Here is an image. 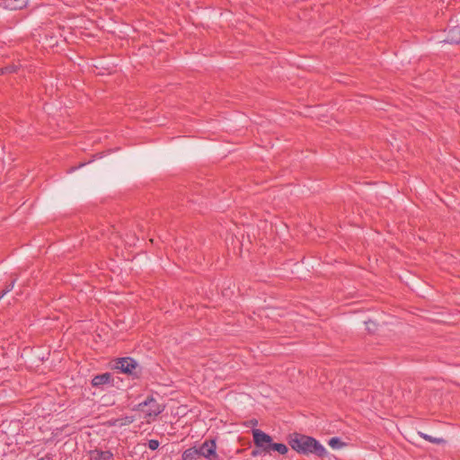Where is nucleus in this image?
<instances>
[{"label": "nucleus", "mask_w": 460, "mask_h": 460, "mask_svg": "<svg viewBox=\"0 0 460 460\" xmlns=\"http://www.w3.org/2000/svg\"><path fill=\"white\" fill-rule=\"evenodd\" d=\"M292 449L300 454H314L318 456H324L326 449L315 438L305 435L294 434L289 440Z\"/></svg>", "instance_id": "1"}, {"label": "nucleus", "mask_w": 460, "mask_h": 460, "mask_svg": "<svg viewBox=\"0 0 460 460\" xmlns=\"http://www.w3.org/2000/svg\"><path fill=\"white\" fill-rule=\"evenodd\" d=\"M133 410L142 411L145 414V418H155L163 412L164 407L153 396H148L144 402L135 406Z\"/></svg>", "instance_id": "2"}, {"label": "nucleus", "mask_w": 460, "mask_h": 460, "mask_svg": "<svg viewBox=\"0 0 460 460\" xmlns=\"http://www.w3.org/2000/svg\"><path fill=\"white\" fill-rule=\"evenodd\" d=\"M115 368L119 369L125 374L137 376L138 372L137 370L139 368V366L132 358H121L116 362Z\"/></svg>", "instance_id": "3"}, {"label": "nucleus", "mask_w": 460, "mask_h": 460, "mask_svg": "<svg viewBox=\"0 0 460 460\" xmlns=\"http://www.w3.org/2000/svg\"><path fill=\"white\" fill-rule=\"evenodd\" d=\"M252 437L255 446L262 451L269 453V449L272 443L271 437L261 429H253Z\"/></svg>", "instance_id": "4"}, {"label": "nucleus", "mask_w": 460, "mask_h": 460, "mask_svg": "<svg viewBox=\"0 0 460 460\" xmlns=\"http://www.w3.org/2000/svg\"><path fill=\"white\" fill-rule=\"evenodd\" d=\"M200 457L208 460H217V445L214 440H206L199 447H197Z\"/></svg>", "instance_id": "5"}, {"label": "nucleus", "mask_w": 460, "mask_h": 460, "mask_svg": "<svg viewBox=\"0 0 460 460\" xmlns=\"http://www.w3.org/2000/svg\"><path fill=\"white\" fill-rule=\"evenodd\" d=\"M449 44L460 43V27L454 26L448 30L447 38L443 40Z\"/></svg>", "instance_id": "6"}, {"label": "nucleus", "mask_w": 460, "mask_h": 460, "mask_svg": "<svg viewBox=\"0 0 460 460\" xmlns=\"http://www.w3.org/2000/svg\"><path fill=\"white\" fill-rule=\"evenodd\" d=\"M113 454L109 450L103 451L96 448L91 451V458L93 460H111Z\"/></svg>", "instance_id": "7"}, {"label": "nucleus", "mask_w": 460, "mask_h": 460, "mask_svg": "<svg viewBox=\"0 0 460 460\" xmlns=\"http://www.w3.org/2000/svg\"><path fill=\"white\" fill-rule=\"evenodd\" d=\"M28 0H4V4L5 8L10 10H20L25 7Z\"/></svg>", "instance_id": "8"}, {"label": "nucleus", "mask_w": 460, "mask_h": 460, "mask_svg": "<svg viewBox=\"0 0 460 460\" xmlns=\"http://www.w3.org/2000/svg\"><path fill=\"white\" fill-rule=\"evenodd\" d=\"M111 375L110 373H104L102 375L95 376L92 380L93 386H101L102 385L111 382Z\"/></svg>", "instance_id": "9"}, {"label": "nucleus", "mask_w": 460, "mask_h": 460, "mask_svg": "<svg viewBox=\"0 0 460 460\" xmlns=\"http://www.w3.org/2000/svg\"><path fill=\"white\" fill-rule=\"evenodd\" d=\"M135 418L133 416H125L123 418L114 419L110 421L111 426L123 427L133 423Z\"/></svg>", "instance_id": "10"}, {"label": "nucleus", "mask_w": 460, "mask_h": 460, "mask_svg": "<svg viewBox=\"0 0 460 460\" xmlns=\"http://www.w3.org/2000/svg\"><path fill=\"white\" fill-rule=\"evenodd\" d=\"M182 460H198L200 458L199 453L197 447H190L186 449L181 456Z\"/></svg>", "instance_id": "11"}, {"label": "nucleus", "mask_w": 460, "mask_h": 460, "mask_svg": "<svg viewBox=\"0 0 460 460\" xmlns=\"http://www.w3.org/2000/svg\"><path fill=\"white\" fill-rule=\"evenodd\" d=\"M271 451H277L280 455H285L286 453H288V448L285 444L272 442L269 449V453H270Z\"/></svg>", "instance_id": "12"}, {"label": "nucleus", "mask_w": 460, "mask_h": 460, "mask_svg": "<svg viewBox=\"0 0 460 460\" xmlns=\"http://www.w3.org/2000/svg\"><path fill=\"white\" fill-rule=\"evenodd\" d=\"M419 435L421 438H423L425 440H428V441L437 444V445H439V444H442L445 442V440L441 438H433V437H431L428 434L422 433V432H419Z\"/></svg>", "instance_id": "13"}, {"label": "nucleus", "mask_w": 460, "mask_h": 460, "mask_svg": "<svg viewBox=\"0 0 460 460\" xmlns=\"http://www.w3.org/2000/svg\"><path fill=\"white\" fill-rule=\"evenodd\" d=\"M15 281L16 279L12 280L8 285L5 286V288L2 292H0V299L7 293H9L11 290H13L15 285Z\"/></svg>", "instance_id": "14"}, {"label": "nucleus", "mask_w": 460, "mask_h": 460, "mask_svg": "<svg viewBox=\"0 0 460 460\" xmlns=\"http://www.w3.org/2000/svg\"><path fill=\"white\" fill-rule=\"evenodd\" d=\"M329 445H330L332 448H339V447H341V440H340L338 438H332L329 440Z\"/></svg>", "instance_id": "15"}, {"label": "nucleus", "mask_w": 460, "mask_h": 460, "mask_svg": "<svg viewBox=\"0 0 460 460\" xmlns=\"http://www.w3.org/2000/svg\"><path fill=\"white\" fill-rule=\"evenodd\" d=\"M160 443L158 440L156 439H150L148 441V447L151 449V450H155L158 448Z\"/></svg>", "instance_id": "16"}, {"label": "nucleus", "mask_w": 460, "mask_h": 460, "mask_svg": "<svg viewBox=\"0 0 460 460\" xmlns=\"http://www.w3.org/2000/svg\"><path fill=\"white\" fill-rule=\"evenodd\" d=\"M13 67H5V72H13ZM3 73H4V71H3Z\"/></svg>", "instance_id": "17"}, {"label": "nucleus", "mask_w": 460, "mask_h": 460, "mask_svg": "<svg viewBox=\"0 0 460 460\" xmlns=\"http://www.w3.org/2000/svg\"><path fill=\"white\" fill-rule=\"evenodd\" d=\"M258 454H259V453H258V451H256V450H253V451H252V456H256Z\"/></svg>", "instance_id": "18"}, {"label": "nucleus", "mask_w": 460, "mask_h": 460, "mask_svg": "<svg viewBox=\"0 0 460 460\" xmlns=\"http://www.w3.org/2000/svg\"><path fill=\"white\" fill-rule=\"evenodd\" d=\"M75 169H76V167H75V168H71V169H70V172H72V171H74V170H75Z\"/></svg>", "instance_id": "19"}, {"label": "nucleus", "mask_w": 460, "mask_h": 460, "mask_svg": "<svg viewBox=\"0 0 460 460\" xmlns=\"http://www.w3.org/2000/svg\"><path fill=\"white\" fill-rule=\"evenodd\" d=\"M38 460H44V458H43V457H40V458H39Z\"/></svg>", "instance_id": "20"}]
</instances>
